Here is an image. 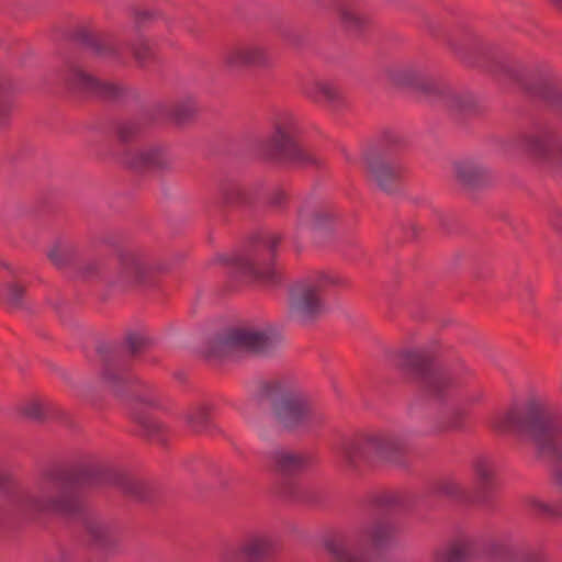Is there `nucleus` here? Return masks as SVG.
Segmentation results:
<instances>
[{
  "label": "nucleus",
  "mask_w": 562,
  "mask_h": 562,
  "mask_svg": "<svg viewBox=\"0 0 562 562\" xmlns=\"http://www.w3.org/2000/svg\"><path fill=\"white\" fill-rule=\"evenodd\" d=\"M447 102L452 109L468 111L474 106L475 98L469 92H449Z\"/></svg>",
  "instance_id": "obj_32"
},
{
  "label": "nucleus",
  "mask_w": 562,
  "mask_h": 562,
  "mask_svg": "<svg viewBox=\"0 0 562 562\" xmlns=\"http://www.w3.org/2000/svg\"><path fill=\"white\" fill-rule=\"evenodd\" d=\"M273 542L267 536H251L245 539L237 549L227 551L222 562H272L270 557Z\"/></svg>",
  "instance_id": "obj_14"
},
{
  "label": "nucleus",
  "mask_w": 562,
  "mask_h": 562,
  "mask_svg": "<svg viewBox=\"0 0 562 562\" xmlns=\"http://www.w3.org/2000/svg\"><path fill=\"white\" fill-rule=\"evenodd\" d=\"M302 93L314 102L335 103L340 98L338 89L330 81L321 77L305 80L302 85Z\"/></svg>",
  "instance_id": "obj_24"
},
{
  "label": "nucleus",
  "mask_w": 562,
  "mask_h": 562,
  "mask_svg": "<svg viewBox=\"0 0 562 562\" xmlns=\"http://www.w3.org/2000/svg\"><path fill=\"white\" fill-rule=\"evenodd\" d=\"M186 418L190 428L195 432H200L207 426L209 409L205 405H196L189 411Z\"/></svg>",
  "instance_id": "obj_31"
},
{
  "label": "nucleus",
  "mask_w": 562,
  "mask_h": 562,
  "mask_svg": "<svg viewBox=\"0 0 562 562\" xmlns=\"http://www.w3.org/2000/svg\"><path fill=\"white\" fill-rule=\"evenodd\" d=\"M396 533L397 526L393 520L378 517L328 537L324 546L335 562H371V551L389 548L394 543Z\"/></svg>",
  "instance_id": "obj_2"
},
{
  "label": "nucleus",
  "mask_w": 562,
  "mask_h": 562,
  "mask_svg": "<svg viewBox=\"0 0 562 562\" xmlns=\"http://www.w3.org/2000/svg\"><path fill=\"white\" fill-rule=\"evenodd\" d=\"M490 555L493 562H546V555L540 550L508 536L493 540Z\"/></svg>",
  "instance_id": "obj_12"
},
{
  "label": "nucleus",
  "mask_w": 562,
  "mask_h": 562,
  "mask_svg": "<svg viewBox=\"0 0 562 562\" xmlns=\"http://www.w3.org/2000/svg\"><path fill=\"white\" fill-rule=\"evenodd\" d=\"M155 12L149 9H139L135 12V19L137 23H143L154 19Z\"/></svg>",
  "instance_id": "obj_47"
},
{
  "label": "nucleus",
  "mask_w": 562,
  "mask_h": 562,
  "mask_svg": "<svg viewBox=\"0 0 562 562\" xmlns=\"http://www.w3.org/2000/svg\"><path fill=\"white\" fill-rule=\"evenodd\" d=\"M543 98L562 106V88L554 85H547L540 92Z\"/></svg>",
  "instance_id": "obj_41"
},
{
  "label": "nucleus",
  "mask_w": 562,
  "mask_h": 562,
  "mask_svg": "<svg viewBox=\"0 0 562 562\" xmlns=\"http://www.w3.org/2000/svg\"><path fill=\"white\" fill-rule=\"evenodd\" d=\"M43 404L38 401H31L25 404L23 413L33 419H41L43 417Z\"/></svg>",
  "instance_id": "obj_42"
},
{
  "label": "nucleus",
  "mask_w": 562,
  "mask_h": 562,
  "mask_svg": "<svg viewBox=\"0 0 562 562\" xmlns=\"http://www.w3.org/2000/svg\"><path fill=\"white\" fill-rule=\"evenodd\" d=\"M454 177L465 186L474 187L483 183L491 175V169L477 160H461L453 166Z\"/></svg>",
  "instance_id": "obj_23"
},
{
  "label": "nucleus",
  "mask_w": 562,
  "mask_h": 562,
  "mask_svg": "<svg viewBox=\"0 0 562 562\" xmlns=\"http://www.w3.org/2000/svg\"><path fill=\"white\" fill-rule=\"evenodd\" d=\"M133 57L139 66H144L151 56V45L147 38L139 37L132 46Z\"/></svg>",
  "instance_id": "obj_34"
},
{
  "label": "nucleus",
  "mask_w": 562,
  "mask_h": 562,
  "mask_svg": "<svg viewBox=\"0 0 562 562\" xmlns=\"http://www.w3.org/2000/svg\"><path fill=\"white\" fill-rule=\"evenodd\" d=\"M75 255V246L74 244L64 238L56 239L53 241L47 249V258L49 261L58 267L67 266Z\"/></svg>",
  "instance_id": "obj_26"
},
{
  "label": "nucleus",
  "mask_w": 562,
  "mask_h": 562,
  "mask_svg": "<svg viewBox=\"0 0 562 562\" xmlns=\"http://www.w3.org/2000/svg\"><path fill=\"white\" fill-rule=\"evenodd\" d=\"M476 495L485 501L495 485L496 463L487 458L480 457L473 462Z\"/></svg>",
  "instance_id": "obj_22"
},
{
  "label": "nucleus",
  "mask_w": 562,
  "mask_h": 562,
  "mask_svg": "<svg viewBox=\"0 0 562 562\" xmlns=\"http://www.w3.org/2000/svg\"><path fill=\"white\" fill-rule=\"evenodd\" d=\"M336 218L337 212L331 205L308 201L299 209L296 225L302 229L323 231L329 228Z\"/></svg>",
  "instance_id": "obj_16"
},
{
  "label": "nucleus",
  "mask_w": 562,
  "mask_h": 562,
  "mask_svg": "<svg viewBox=\"0 0 562 562\" xmlns=\"http://www.w3.org/2000/svg\"><path fill=\"white\" fill-rule=\"evenodd\" d=\"M243 41L228 46L222 57L223 65L229 70H238L247 66Z\"/></svg>",
  "instance_id": "obj_29"
},
{
  "label": "nucleus",
  "mask_w": 562,
  "mask_h": 562,
  "mask_svg": "<svg viewBox=\"0 0 562 562\" xmlns=\"http://www.w3.org/2000/svg\"><path fill=\"white\" fill-rule=\"evenodd\" d=\"M549 225L558 233H562V211H554L549 217Z\"/></svg>",
  "instance_id": "obj_46"
},
{
  "label": "nucleus",
  "mask_w": 562,
  "mask_h": 562,
  "mask_svg": "<svg viewBox=\"0 0 562 562\" xmlns=\"http://www.w3.org/2000/svg\"><path fill=\"white\" fill-rule=\"evenodd\" d=\"M336 10L340 23L351 31L363 30L372 19V9L367 0H341Z\"/></svg>",
  "instance_id": "obj_17"
},
{
  "label": "nucleus",
  "mask_w": 562,
  "mask_h": 562,
  "mask_svg": "<svg viewBox=\"0 0 562 562\" xmlns=\"http://www.w3.org/2000/svg\"><path fill=\"white\" fill-rule=\"evenodd\" d=\"M527 506L533 514L539 516L554 517L558 515V509L552 504L538 496L529 497Z\"/></svg>",
  "instance_id": "obj_33"
},
{
  "label": "nucleus",
  "mask_w": 562,
  "mask_h": 562,
  "mask_svg": "<svg viewBox=\"0 0 562 562\" xmlns=\"http://www.w3.org/2000/svg\"><path fill=\"white\" fill-rule=\"evenodd\" d=\"M527 148L539 158L562 169V145L548 132H537L526 138Z\"/></svg>",
  "instance_id": "obj_19"
},
{
  "label": "nucleus",
  "mask_w": 562,
  "mask_h": 562,
  "mask_svg": "<svg viewBox=\"0 0 562 562\" xmlns=\"http://www.w3.org/2000/svg\"><path fill=\"white\" fill-rule=\"evenodd\" d=\"M48 562H72V561L70 558H68L66 555H59L57 558L49 560Z\"/></svg>",
  "instance_id": "obj_49"
},
{
  "label": "nucleus",
  "mask_w": 562,
  "mask_h": 562,
  "mask_svg": "<svg viewBox=\"0 0 562 562\" xmlns=\"http://www.w3.org/2000/svg\"><path fill=\"white\" fill-rule=\"evenodd\" d=\"M153 270V266L143 255L126 252L122 255L119 280L124 284L142 283Z\"/></svg>",
  "instance_id": "obj_20"
},
{
  "label": "nucleus",
  "mask_w": 562,
  "mask_h": 562,
  "mask_svg": "<svg viewBox=\"0 0 562 562\" xmlns=\"http://www.w3.org/2000/svg\"><path fill=\"white\" fill-rule=\"evenodd\" d=\"M88 530L97 541L104 543L110 532V527L103 521L93 520L88 524Z\"/></svg>",
  "instance_id": "obj_38"
},
{
  "label": "nucleus",
  "mask_w": 562,
  "mask_h": 562,
  "mask_svg": "<svg viewBox=\"0 0 562 562\" xmlns=\"http://www.w3.org/2000/svg\"><path fill=\"white\" fill-rule=\"evenodd\" d=\"M266 396L278 422L288 429H315L327 419L322 406L297 384L273 380L266 385Z\"/></svg>",
  "instance_id": "obj_3"
},
{
  "label": "nucleus",
  "mask_w": 562,
  "mask_h": 562,
  "mask_svg": "<svg viewBox=\"0 0 562 562\" xmlns=\"http://www.w3.org/2000/svg\"><path fill=\"white\" fill-rule=\"evenodd\" d=\"M103 380L114 393L120 394L124 385L130 383L131 378L125 369L119 367L116 363H110L104 369Z\"/></svg>",
  "instance_id": "obj_27"
},
{
  "label": "nucleus",
  "mask_w": 562,
  "mask_h": 562,
  "mask_svg": "<svg viewBox=\"0 0 562 562\" xmlns=\"http://www.w3.org/2000/svg\"><path fill=\"white\" fill-rule=\"evenodd\" d=\"M97 473L95 468L88 467L70 475H52L38 485L36 493L20 495L19 506L35 513L76 514L81 508L79 487L92 483Z\"/></svg>",
  "instance_id": "obj_1"
},
{
  "label": "nucleus",
  "mask_w": 562,
  "mask_h": 562,
  "mask_svg": "<svg viewBox=\"0 0 562 562\" xmlns=\"http://www.w3.org/2000/svg\"><path fill=\"white\" fill-rule=\"evenodd\" d=\"M115 484L119 485L124 493L135 497H140L142 484L137 480L124 475H119L116 477Z\"/></svg>",
  "instance_id": "obj_35"
},
{
  "label": "nucleus",
  "mask_w": 562,
  "mask_h": 562,
  "mask_svg": "<svg viewBox=\"0 0 562 562\" xmlns=\"http://www.w3.org/2000/svg\"><path fill=\"white\" fill-rule=\"evenodd\" d=\"M23 293V288L20 284L11 283L5 289L4 299L12 306H18L22 302Z\"/></svg>",
  "instance_id": "obj_40"
},
{
  "label": "nucleus",
  "mask_w": 562,
  "mask_h": 562,
  "mask_svg": "<svg viewBox=\"0 0 562 562\" xmlns=\"http://www.w3.org/2000/svg\"><path fill=\"white\" fill-rule=\"evenodd\" d=\"M124 162L134 169L166 170L171 167L172 157L160 144H148L126 154Z\"/></svg>",
  "instance_id": "obj_15"
},
{
  "label": "nucleus",
  "mask_w": 562,
  "mask_h": 562,
  "mask_svg": "<svg viewBox=\"0 0 562 562\" xmlns=\"http://www.w3.org/2000/svg\"><path fill=\"white\" fill-rule=\"evenodd\" d=\"M440 492L450 497H460L462 494L461 486L453 480H447L441 483Z\"/></svg>",
  "instance_id": "obj_43"
},
{
  "label": "nucleus",
  "mask_w": 562,
  "mask_h": 562,
  "mask_svg": "<svg viewBox=\"0 0 562 562\" xmlns=\"http://www.w3.org/2000/svg\"><path fill=\"white\" fill-rule=\"evenodd\" d=\"M551 2L560 10H562V0H551Z\"/></svg>",
  "instance_id": "obj_52"
},
{
  "label": "nucleus",
  "mask_w": 562,
  "mask_h": 562,
  "mask_svg": "<svg viewBox=\"0 0 562 562\" xmlns=\"http://www.w3.org/2000/svg\"><path fill=\"white\" fill-rule=\"evenodd\" d=\"M65 83L77 91L92 95L114 99L121 94V87L111 81L100 80L79 66L71 65L63 74Z\"/></svg>",
  "instance_id": "obj_10"
},
{
  "label": "nucleus",
  "mask_w": 562,
  "mask_h": 562,
  "mask_svg": "<svg viewBox=\"0 0 562 562\" xmlns=\"http://www.w3.org/2000/svg\"><path fill=\"white\" fill-rule=\"evenodd\" d=\"M403 448L404 439L398 432L375 431L345 439L336 448V456L346 469L357 470L375 458L394 460Z\"/></svg>",
  "instance_id": "obj_4"
},
{
  "label": "nucleus",
  "mask_w": 562,
  "mask_h": 562,
  "mask_svg": "<svg viewBox=\"0 0 562 562\" xmlns=\"http://www.w3.org/2000/svg\"><path fill=\"white\" fill-rule=\"evenodd\" d=\"M93 46L101 56L119 57V46L112 41L95 40Z\"/></svg>",
  "instance_id": "obj_37"
},
{
  "label": "nucleus",
  "mask_w": 562,
  "mask_h": 562,
  "mask_svg": "<svg viewBox=\"0 0 562 562\" xmlns=\"http://www.w3.org/2000/svg\"><path fill=\"white\" fill-rule=\"evenodd\" d=\"M12 103L7 95L0 94V126L7 121Z\"/></svg>",
  "instance_id": "obj_44"
},
{
  "label": "nucleus",
  "mask_w": 562,
  "mask_h": 562,
  "mask_svg": "<svg viewBox=\"0 0 562 562\" xmlns=\"http://www.w3.org/2000/svg\"><path fill=\"white\" fill-rule=\"evenodd\" d=\"M138 423L142 424L145 428H151V422L148 423L147 420L138 419Z\"/></svg>",
  "instance_id": "obj_51"
},
{
  "label": "nucleus",
  "mask_w": 562,
  "mask_h": 562,
  "mask_svg": "<svg viewBox=\"0 0 562 562\" xmlns=\"http://www.w3.org/2000/svg\"><path fill=\"white\" fill-rule=\"evenodd\" d=\"M269 458L276 470L286 477L296 475L313 463V458L308 453L284 448L273 450Z\"/></svg>",
  "instance_id": "obj_18"
},
{
  "label": "nucleus",
  "mask_w": 562,
  "mask_h": 562,
  "mask_svg": "<svg viewBox=\"0 0 562 562\" xmlns=\"http://www.w3.org/2000/svg\"><path fill=\"white\" fill-rule=\"evenodd\" d=\"M281 341V335L273 326H238L231 328L221 340V352L234 355L243 351L266 353Z\"/></svg>",
  "instance_id": "obj_6"
},
{
  "label": "nucleus",
  "mask_w": 562,
  "mask_h": 562,
  "mask_svg": "<svg viewBox=\"0 0 562 562\" xmlns=\"http://www.w3.org/2000/svg\"><path fill=\"white\" fill-rule=\"evenodd\" d=\"M473 541L468 536L451 539L434 553V562H467L471 559Z\"/></svg>",
  "instance_id": "obj_21"
},
{
  "label": "nucleus",
  "mask_w": 562,
  "mask_h": 562,
  "mask_svg": "<svg viewBox=\"0 0 562 562\" xmlns=\"http://www.w3.org/2000/svg\"><path fill=\"white\" fill-rule=\"evenodd\" d=\"M147 337L138 333L130 334L126 339L128 351L132 355H137L140 352L147 346Z\"/></svg>",
  "instance_id": "obj_39"
},
{
  "label": "nucleus",
  "mask_w": 562,
  "mask_h": 562,
  "mask_svg": "<svg viewBox=\"0 0 562 562\" xmlns=\"http://www.w3.org/2000/svg\"><path fill=\"white\" fill-rule=\"evenodd\" d=\"M99 263L92 262L91 265L87 266L86 270L88 274H92L94 270H97Z\"/></svg>",
  "instance_id": "obj_50"
},
{
  "label": "nucleus",
  "mask_w": 562,
  "mask_h": 562,
  "mask_svg": "<svg viewBox=\"0 0 562 562\" xmlns=\"http://www.w3.org/2000/svg\"><path fill=\"white\" fill-rule=\"evenodd\" d=\"M244 53L248 67L269 69L272 67V58L268 47L257 41H243Z\"/></svg>",
  "instance_id": "obj_25"
},
{
  "label": "nucleus",
  "mask_w": 562,
  "mask_h": 562,
  "mask_svg": "<svg viewBox=\"0 0 562 562\" xmlns=\"http://www.w3.org/2000/svg\"><path fill=\"white\" fill-rule=\"evenodd\" d=\"M397 364L420 375L424 385L435 396H441L457 384L456 375L448 370L436 367L424 352L405 349L397 355Z\"/></svg>",
  "instance_id": "obj_8"
},
{
  "label": "nucleus",
  "mask_w": 562,
  "mask_h": 562,
  "mask_svg": "<svg viewBox=\"0 0 562 562\" xmlns=\"http://www.w3.org/2000/svg\"><path fill=\"white\" fill-rule=\"evenodd\" d=\"M196 101L192 97H186L178 100L170 110V115L178 122L182 123L191 119L196 112Z\"/></svg>",
  "instance_id": "obj_30"
},
{
  "label": "nucleus",
  "mask_w": 562,
  "mask_h": 562,
  "mask_svg": "<svg viewBox=\"0 0 562 562\" xmlns=\"http://www.w3.org/2000/svg\"><path fill=\"white\" fill-rule=\"evenodd\" d=\"M330 282L328 276L321 274L295 283L290 292V316L301 322L318 316L324 310V291Z\"/></svg>",
  "instance_id": "obj_7"
},
{
  "label": "nucleus",
  "mask_w": 562,
  "mask_h": 562,
  "mask_svg": "<svg viewBox=\"0 0 562 562\" xmlns=\"http://www.w3.org/2000/svg\"><path fill=\"white\" fill-rule=\"evenodd\" d=\"M387 81L400 88H411L427 94L439 93V88L431 79L423 76L422 68L413 63H401L385 69Z\"/></svg>",
  "instance_id": "obj_13"
},
{
  "label": "nucleus",
  "mask_w": 562,
  "mask_h": 562,
  "mask_svg": "<svg viewBox=\"0 0 562 562\" xmlns=\"http://www.w3.org/2000/svg\"><path fill=\"white\" fill-rule=\"evenodd\" d=\"M220 193L225 204L235 205L247 202L249 189L243 183L231 181L221 187Z\"/></svg>",
  "instance_id": "obj_28"
},
{
  "label": "nucleus",
  "mask_w": 562,
  "mask_h": 562,
  "mask_svg": "<svg viewBox=\"0 0 562 562\" xmlns=\"http://www.w3.org/2000/svg\"><path fill=\"white\" fill-rule=\"evenodd\" d=\"M401 497L395 492H383L375 496L374 504L382 509H392L398 506Z\"/></svg>",
  "instance_id": "obj_36"
},
{
  "label": "nucleus",
  "mask_w": 562,
  "mask_h": 562,
  "mask_svg": "<svg viewBox=\"0 0 562 562\" xmlns=\"http://www.w3.org/2000/svg\"><path fill=\"white\" fill-rule=\"evenodd\" d=\"M297 123L293 115H281L274 125V132L269 140V148L279 159L297 165L315 162L313 156L295 140Z\"/></svg>",
  "instance_id": "obj_9"
},
{
  "label": "nucleus",
  "mask_w": 562,
  "mask_h": 562,
  "mask_svg": "<svg viewBox=\"0 0 562 562\" xmlns=\"http://www.w3.org/2000/svg\"><path fill=\"white\" fill-rule=\"evenodd\" d=\"M366 168L370 178L386 192L396 188L403 173V167L390 150L368 155Z\"/></svg>",
  "instance_id": "obj_11"
},
{
  "label": "nucleus",
  "mask_w": 562,
  "mask_h": 562,
  "mask_svg": "<svg viewBox=\"0 0 562 562\" xmlns=\"http://www.w3.org/2000/svg\"><path fill=\"white\" fill-rule=\"evenodd\" d=\"M137 127L134 124H125L121 126L119 131V136L122 142H128L136 134Z\"/></svg>",
  "instance_id": "obj_45"
},
{
  "label": "nucleus",
  "mask_w": 562,
  "mask_h": 562,
  "mask_svg": "<svg viewBox=\"0 0 562 562\" xmlns=\"http://www.w3.org/2000/svg\"><path fill=\"white\" fill-rule=\"evenodd\" d=\"M285 200V193L281 190L279 191H276L273 193V195L271 196V202L274 204V205H280L282 203V201Z\"/></svg>",
  "instance_id": "obj_48"
},
{
  "label": "nucleus",
  "mask_w": 562,
  "mask_h": 562,
  "mask_svg": "<svg viewBox=\"0 0 562 562\" xmlns=\"http://www.w3.org/2000/svg\"><path fill=\"white\" fill-rule=\"evenodd\" d=\"M280 240L279 235L269 233L262 238L261 249L235 256L218 255L215 261L231 265L237 272L252 280L274 283L278 281V271L273 266V257Z\"/></svg>",
  "instance_id": "obj_5"
}]
</instances>
